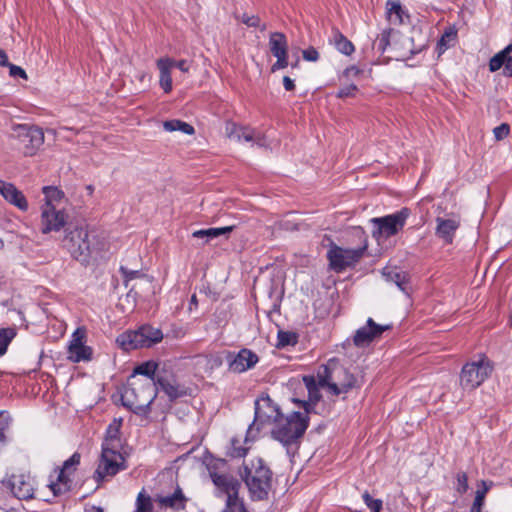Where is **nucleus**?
<instances>
[{
    "label": "nucleus",
    "instance_id": "f257e3e1",
    "mask_svg": "<svg viewBox=\"0 0 512 512\" xmlns=\"http://www.w3.org/2000/svg\"><path fill=\"white\" fill-rule=\"evenodd\" d=\"M308 426L309 416L294 411L287 417L282 416L281 420L275 423L271 436L285 447L288 455H294Z\"/></svg>",
    "mask_w": 512,
    "mask_h": 512
},
{
    "label": "nucleus",
    "instance_id": "f03ea898",
    "mask_svg": "<svg viewBox=\"0 0 512 512\" xmlns=\"http://www.w3.org/2000/svg\"><path fill=\"white\" fill-rule=\"evenodd\" d=\"M317 378L320 387H327L335 396L359 387L357 378L336 358L328 360L318 368Z\"/></svg>",
    "mask_w": 512,
    "mask_h": 512
},
{
    "label": "nucleus",
    "instance_id": "7ed1b4c3",
    "mask_svg": "<svg viewBox=\"0 0 512 512\" xmlns=\"http://www.w3.org/2000/svg\"><path fill=\"white\" fill-rule=\"evenodd\" d=\"M157 397V389L153 382L128 380L121 393V402L124 407L136 415L146 416L151 412V404Z\"/></svg>",
    "mask_w": 512,
    "mask_h": 512
},
{
    "label": "nucleus",
    "instance_id": "20e7f679",
    "mask_svg": "<svg viewBox=\"0 0 512 512\" xmlns=\"http://www.w3.org/2000/svg\"><path fill=\"white\" fill-rule=\"evenodd\" d=\"M240 476L245 482L253 501H262L268 498L272 472L261 458H257L255 461L252 460L251 467L244 464Z\"/></svg>",
    "mask_w": 512,
    "mask_h": 512
},
{
    "label": "nucleus",
    "instance_id": "39448f33",
    "mask_svg": "<svg viewBox=\"0 0 512 512\" xmlns=\"http://www.w3.org/2000/svg\"><path fill=\"white\" fill-rule=\"evenodd\" d=\"M494 371V363L485 354L465 363L459 375V384L464 391H474L480 387Z\"/></svg>",
    "mask_w": 512,
    "mask_h": 512
},
{
    "label": "nucleus",
    "instance_id": "423d86ee",
    "mask_svg": "<svg viewBox=\"0 0 512 512\" xmlns=\"http://www.w3.org/2000/svg\"><path fill=\"white\" fill-rule=\"evenodd\" d=\"M354 231L359 237H363V245L356 249H344L332 243L327 252V259L331 270L338 273L342 272L347 267L355 265L363 257L368 246L367 237L360 227L355 228Z\"/></svg>",
    "mask_w": 512,
    "mask_h": 512
},
{
    "label": "nucleus",
    "instance_id": "0eeeda50",
    "mask_svg": "<svg viewBox=\"0 0 512 512\" xmlns=\"http://www.w3.org/2000/svg\"><path fill=\"white\" fill-rule=\"evenodd\" d=\"M163 339V333L160 329L151 325H142L137 330L127 331L120 334L116 342L125 351H131L139 348H149Z\"/></svg>",
    "mask_w": 512,
    "mask_h": 512
},
{
    "label": "nucleus",
    "instance_id": "6e6552de",
    "mask_svg": "<svg viewBox=\"0 0 512 512\" xmlns=\"http://www.w3.org/2000/svg\"><path fill=\"white\" fill-rule=\"evenodd\" d=\"M126 458L121 450L101 448V456L98 466L93 474L98 486L109 478L114 477L120 471L127 469Z\"/></svg>",
    "mask_w": 512,
    "mask_h": 512
},
{
    "label": "nucleus",
    "instance_id": "1a4fd4ad",
    "mask_svg": "<svg viewBox=\"0 0 512 512\" xmlns=\"http://www.w3.org/2000/svg\"><path fill=\"white\" fill-rule=\"evenodd\" d=\"M410 214V209L403 207L393 214L372 218L371 223L374 226L373 237L379 240L397 235L404 228Z\"/></svg>",
    "mask_w": 512,
    "mask_h": 512
},
{
    "label": "nucleus",
    "instance_id": "9d476101",
    "mask_svg": "<svg viewBox=\"0 0 512 512\" xmlns=\"http://www.w3.org/2000/svg\"><path fill=\"white\" fill-rule=\"evenodd\" d=\"M254 405V420L248 427V434L252 433L255 426L256 430L259 431L265 424L276 423L283 416L280 407L274 403L268 394L263 393L255 400Z\"/></svg>",
    "mask_w": 512,
    "mask_h": 512
},
{
    "label": "nucleus",
    "instance_id": "9b49d317",
    "mask_svg": "<svg viewBox=\"0 0 512 512\" xmlns=\"http://www.w3.org/2000/svg\"><path fill=\"white\" fill-rule=\"evenodd\" d=\"M13 131V136L20 142L25 156L31 157L35 155L44 144V132L38 126L17 124L13 127Z\"/></svg>",
    "mask_w": 512,
    "mask_h": 512
},
{
    "label": "nucleus",
    "instance_id": "f8f14e48",
    "mask_svg": "<svg viewBox=\"0 0 512 512\" xmlns=\"http://www.w3.org/2000/svg\"><path fill=\"white\" fill-rule=\"evenodd\" d=\"M80 461L81 454L74 452L69 459L63 462L62 467L58 469L56 481H52L48 485L54 496H61L72 489L71 475L77 470Z\"/></svg>",
    "mask_w": 512,
    "mask_h": 512
},
{
    "label": "nucleus",
    "instance_id": "ddd939ff",
    "mask_svg": "<svg viewBox=\"0 0 512 512\" xmlns=\"http://www.w3.org/2000/svg\"><path fill=\"white\" fill-rule=\"evenodd\" d=\"M66 235L63 239L64 246L76 258L90 254L89 233L84 226H73L71 223L65 229Z\"/></svg>",
    "mask_w": 512,
    "mask_h": 512
},
{
    "label": "nucleus",
    "instance_id": "4468645a",
    "mask_svg": "<svg viewBox=\"0 0 512 512\" xmlns=\"http://www.w3.org/2000/svg\"><path fill=\"white\" fill-rule=\"evenodd\" d=\"M153 384L157 390L159 387L171 402L191 395V389L180 384L173 371L166 367L161 368V371H159L158 377Z\"/></svg>",
    "mask_w": 512,
    "mask_h": 512
},
{
    "label": "nucleus",
    "instance_id": "2eb2a0df",
    "mask_svg": "<svg viewBox=\"0 0 512 512\" xmlns=\"http://www.w3.org/2000/svg\"><path fill=\"white\" fill-rule=\"evenodd\" d=\"M228 368L234 373H243L253 368L259 361L258 355L248 348H242L238 353L225 351Z\"/></svg>",
    "mask_w": 512,
    "mask_h": 512
},
{
    "label": "nucleus",
    "instance_id": "dca6fc26",
    "mask_svg": "<svg viewBox=\"0 0 512 512\" xmlns=\"http://www.w3.org/2000/svg\"><path fill=\"white\" fill-rule=\"evenodd\" d=\"M390 329H392V325H380L372 318H368L366 325L356 330L353 336V343L357 347H366Z\"/></svg>",
    "mask_w": 512,
    "mask_h": 512
},
{
    "label": "nucleus",
    "instance_id": "f3484780",
    "mask_svg": "<svg viewBox=\"0 0 512 512\" xmlns=\"http://www.w3.org/2000/svg\"><path fill=\"white\" fill-rule=\"evenodd\" d=\"M41 231L47 234L51 231H59L61 228L68 226L64 211L57 210L51 203L46 202L42 206L41 212Z\"/></svg>",
    "mask_w": 512,
    "mask_h": 512
},
{
    "label": "nucleus",
    "instance_id": "a211bd4d",
    "mask_svg": "<svg viewBox=\"0 0 512 512\" xmlns=\"http://www.w3.org/2000/svg\"><path fill=\"white\" fill-rule=\"evenodd\" d=\"M9 484L12 493L18 499L29 500L34 498V480L30 476L24 474L13 475Z\"/></svg>",
    "mask_w": 512,
    "mask_h": 512
},
{
    "label": "nucleus",
    "instance_id": "6ab92c4d",
    "mask_svg": "<svg viewBox=\"0 0 512 512\" xmlns=\"http://www.w3.org/2000/svg\"><path fill=\"white\" fill-rule=\"evenodd\" d=\"M0 194L11 205L25 212L29 205L25 195L12 183L0 179Z\"/></svg>",
    "mask_w": 512,
    "mask_h": 512
},
{
    "label": "nucleus",
    "instance_id": "aec40b11",
    "mask_svg": "<svg viewBox=\"0 0 512 512\" xmlns=\"http://www.w3.org/2000/svg\"><path fill=\"white\" fill-rule=\"evenodd\" d=\"M212 482L227 495V501L239 498L238 493L241 487L240 482L227 474L212 473Z\"/></svg>",
    "mask_w": 512,
    "mask_h": 512
},
{
    "label": "nucleus",
    "instance_id": "412c9836",
    "mask_svg": "<svg viewBox=\"0 0 512 512\" xmlns=\"http://www.w3.org/2000/svg\"><path fill=\"white\" fill-rule=\"evenodd\" d=\"M382 275L388 282L394 283L402 292L409 294L410 277L406 272L399 270L397 267L387 266L383 268Z\"/></svg>",
    "mask_w": 512,
    "mask_h": 512
},
{
    "label": "nucleus",
    "instance_id": "4be33fe9",
    "mask_svg": "<svg viewBox=\"0 0 512 512\" xmlns=\"http://www.w3.org/2000/svg\"><path fill=\"white\" fill-rule=\"evenodd\" d=\"M187 498L185 497L182 489L177 486L171 495L160 496L155 498V501L161 508H171L173 510H183L186 507Z\"/></svg>",
    "mask_w": 512,
    "mask_h": 512
},
{
    "label": "nucleus",
    "instance_id": "5701e85b",
    "mask_svg": "<svg viewBox=\"0 0 512 512\" xmlns=\"http://www.w3.org/2000/svg\"><path fill=\"white\" fill-rule=\"evenodd\" d=\"M436 222V235L443 239L445 243L451 244L453 242L455 232L460 226V222L456 219H444L441 217H437Z\"/></svg>",
    "mask_w": 512,
    "mask_h": 512
},
{
    "label": "nucleus",
    "instance_id": "b1692460",
    "mask_svg": "<svg viewBox=\"0 0 512 512\" xmlns=\"http://www.w3.org/2000/svg\"><path fill=\"white\" fill-rule=\"evenodd\" d=\"M122 419H114L106 429V436L102 442L101 448L122 449V441L120 437V429Z\"/></svg>",
    "mask_w": 512,
    "mask_h": 512
},
{
    "label": "nucleus",
    "instance_id": "393cba45",
    "mask_svg": "<svg viewBox=\"0 0 512 512\" xmlns=\"http://www.w3.org/2000/svg\"><path fill=\"white\" fill-rule=\"evenodd\" d=\"M174 66V60L170 58H160L157 60V67L160 71L159 84L165 93L172 90L171 68Z\"/></svg>",
    "mask_w": 512,
    "mask_h": 512
},
{
    "label": "nucleus",
    "instance_id": "a878e982",
    "mask_svg": "<svg viewBox=\"0 0 512 512\" xmlns=\"http://www.w3.org/2000/svg\"><path fill=\"white\" fill-rule=\"evenodd\" d=\"M159 371H161V368L159 367L158 363L153 360L146 361L134 368L133 373L128 380H138L136 376L142 375L147 378L144 381L155 382Z\"/></svg>",
    "mask_w": 512,
    "mask_h": 512
},
{
    "label": "nucleus",
    "instance_id": "bb28decb",
    "mask_svg": "<svg viewBox=\"0 0 512 512\" xmlns=\"http://www.w3.org/2000/svg\"><path fill=\"white\" fill-rule=\"evenodd\" d=\"M387 19L394 25H401L405 23L404 18L409 19V15L403 9L400 1L388 0L386 3Z\"/></svg>",
    "mask_w": 512,
    "mask_h": 512
},
{
    "label": "nucleus",
    "instance_id": "cd10ccee",
    "mask_svg": "<svg viewBox=\"0 0 512 512\" xmlns=\"http://www.w3.org/2000/svg\"><path fill=\"white\" fill-rule=\"evenodd\" d=\"M269 48L274 57L288 54V42L285 34L272 32L269 37Z\"/></svg>",
    "mask_w": 512,
    "mask_h": 512
},
{
    "label": "nucleus",
    "instance_id": "c85d7f7f",
    "mask_svg": "<svg viewBox=\"0 0 512 512\" xmlns=\"http://www.w3.org/2000/svg\"><path fill=\"white\" fill-rule=\"evenodd\" d=\"M235 228H236V225H230V226H225V227L196 230L192 233V237L197 238V239H206V242H208L209 240L217 238L222 235L227 236Z\"/></svg>",
    "mask_w": 512,
    "mask_h": 512
},
{
    "label": "nucleus",
    "instance_id": "c756f323",
    "mask_svg": "<svg viewBox=\"0 0 512 512\" xmlns=\"http://www.w3.org/2000/svg\"><path fill=\"white\" fill-rule=\"evenodd\" d=\"M457 42V30L455 27L450 26L445 29L444 33L437 41L436 52L441 56L447 49L453 47Z\"/></svg>",
    "mask_w": 512,
    "mask_h": 512
},
{
    "label": "nucleus",
    "instance_id": "7c9ffc66",
    "mask_svg": "<svg viewBox=\"0 0 512 512\" xmlns=\"http://www.w3.org/2000/svg\"><path fill=\"white\" fill-rule=\"evenodd\" d=\"M333 43L336 49L344 55L349 56L355 51L353 43L338 29L333 30Z\"/></svg>",
    "mask_w": 512,
    "mask_h": 512
},
{
    "label": "nucleus",
    "instance_id": "2f4dec72",
    "mask_svg": "<svg viewBox=\"0 0 512 512\" xmlns=\"http://www.w3.org/2000/svg\"><path fill=\"white\" fill-rule=\"evenodd\" d=\"M299 335L296 332L279 330L277 333V348L295 346L298 343Z\"/></svg>",
    "mask_w": 512,
    "mask_h": 512
},
{
    "label": "nucleus",
    "instance_id": "473e14b6",
    "mask_svg": "<svg viewBox=\"0 0 512 512\" xmlns=\"http://www.w3.org/2000/svg\"><path fill=\"white\" fill-rule=\"evenodd\" d=\"M393 32L392 28L384 29L374 40L373 49L378 53L383 54L387 47L390 45V37Z\"/></svg>",
    "mask_w": 512,
    "mask_h": 512
},
{
    "label": "nucleus",
    "instance_id": "72a5a7b5",
    "mask_svg": "<svg viewBox=\"0 0 512 512\" xmlns=\"http://www.w3.org/2000/svg\"><path fill=\"white\" fill-rule=\"evenodd\" d=\"M512 53V44L507 45L503 50L496 53L489 61V70L491 72H496L502 68V63L504 62V57H511Z\"/></svg>",
    "mask_w": 512,
    "mask_h": 512
},
{
    "label": "nucleus",
    "instance_id": "f704fd0d",
    "mask_svg": "<svg viewBox=\"0 0 512 512\" xmlns=\"http://www.w3.org/2000/svg\"><path fill=\"white\" fill-rule=\"evenodd\" d=\"M68 351L70 353V359L73 362L90 360L92 356V349L85 344L70 348Z\"/></svg>",
    "mask_w": 512,
    "mask_h": 512
},
{
    "label": "nucleus",
    "instance_id": "c9c22d12",
    "mask_svg": "<svg viewBox=\"0 0 512 512\" xmlns=\"http://www.w3.org/2000/svg\"><path fill=\"white\" fill-rule=\"evenodd\" d=\"M17 332L13 327L0 329V357L3 356L11 341L15 338Z\"/></svg>",
    "mask_w": 512,
    "mask_h": 512
},
{
    "label": "nucleus",
    "instance_id": "e433bc0d",
    "mask_svg": "<svg viewBox=\"0 0 512 512\" xmlns=\"http://www.w3.org/2000/svg\"><path fill=\"white\" fill-rule=\"evenodd\" d=\"M493 482L492 481H486V480H480L477 484V490L475 492V498L473 503L484 506L485 504V497L489 490L492 488Z\"/></svg>",
    "mask_w": 512,
    "mask_h": 512
},
{
    "label": "nucleus",
    "instance_id": "4c0bfd02",
    "mask_svg": "<svg viewBox=\"0 0 512 512\" xmlns=\"http://www.w3.org/2000/svg\"><path fill=\"white\" fill-rule=\"evenodd\" d=\"M407 47L405 48V51L401 53V56L403 58H411L414 55L422 52L427 47V41H424L418 45L414 43V37L407 38L406 40Z\"/></svg>",
    "mask_w": 512,
    "mask_h": 512
},
{
    "label": "nucleus",
    "instance_id": "58836bf2",
    "mask_svg": "<svg viewBox=\"0 0 512 512\" xmlns=\"http://www.w3.org/2000/svg\"><path fill=\"white\" fill-rule=\"evenodd\" d=\"M248 452V448L241 446L240 440L233 437L230 441V446L227 449L226 455L230 458H242L245 457Z\"/></svg>",
    "mask_w": 512,
    "mask_h": 512
},
{
    "label": "nucleus",
    "instance_id": "ea45409f",
    "mask_svg": "<svg viewBox=\"0 0 512 512\" xmlns=\"http://www.w3.org/2000/svg\"><path fill=\"white\" fill-rule=\"evenodd\" d=\"M134 512H153L151 497L144 492H140L136 499V509Z\"/></svg>",
    "mask_w": 512,
    "mask_h": 512
},
{
    "label": "nucleus",
    "instance_id": "a19ab883",
    "mask_svg": "<svg viewBox=\"0 0 512 512\" xmlns=\"http://www.w3.org/2000/svg\"><path fill=\"white\" fill-rule=\"evenodd\" d=\"M236 18L247 27L259 28L261 31H265L267 29V25L265 23L261 24V20L257 15H248L247 13H244L240 17L236 16Z\"/></svg>",
    "mask_w": 512,
    "mask_h": 512
},
{
    "label": "nucleus",
    "instance_id": "79ce46f5",
    "mask_svg": "<svg viewBox=\"0 0 512 512\" xmlns=\"http://www.w3.org/2000/svg\"><path fill=\"white\" fill-rule=\"evenodd\" d=\"M362 499L371 512H381L383 502L381 499H374L368 491L362 494Z\"/></svg>",
    "mask_w": 512,
    "mask_h": 512
},
{
    "label": "nucleus",
    "instance_id": "37998d69",
    "mask_svg": "<svg viewBox=\"0 0 512 512\" xmlns=\"http://www.w3.org/2000/svg\"><path fill=\"white\" fill-rule=\"evenodd\" d=\"M243 126L237 125L233 121H226L225 123V135L235 141H240V132L242 130Z\"/></svg>",
    "mask_w": 512,
    "mask_h": 512
},
{
    "label": "nucleus",
    "instance_id": "c03bdc74",
    "mask_svg": "<svg viewBox=\"0 0 512 512\" xmlns=\"http://www.w3.org/2000/svg\"><path fill=\"white\" fill-rule=\"evenodd\" d=\"M456 487L455 490L458 494L463 495L468 491V475L464 471H460L456 474Z\"/></svg>",
    "mask_w": 512,
    "mask_h": 512
},
{
    "label": "nucleus",
    "instance_id": "a18cd8bd",
    "mask_svg": "<svg viewBox=\"0 0 512 512\" xmlns=\"http://www.w3.org/2000/svg\"><path fill=\"white\" fill-rule=\"evenodd\" d=\"M223 512H248L240 498L226 501V507Z\"/></svg>",
    "mask_w": 512,
    "mask_h": 512
},
{
    "label": "nucleus",
    "instance_id": "49530a36",
    "mask_svg": "<svg viewBox=\"0 0 512 512\" xmlns=\"http://www.w3.org/2000/svg\"><path fill=\"white\" fill-rule=\"evenodd\" d=\"M43 192L47 198L46 202L51 203L52 200H60L64 194L57 187L47 186L43 188Z\"/></svg>",
    "mask_w": 512,
    "mask_h": 512
},
{
    "label": "nucleus",
    "instance_id": "de8ad7c7",
    "mask_svg": "<svg viewBox=\"0 0 512 512\" xmlns=\"http://www.w3.org/2000/svg\"><path fill=\"white\" fill-rule=\"evenodd\" d=\"M10 420V416L5 411H0V444L5 443L6 434L5 431L8 427V421Z\"/></svg>",
    "mask_w": 512,
    "mask_h": 512
},
{
    "label": "nucleus",
    "instance_id": "09e8293b",
    "mask_svg": "<svg viewBox=\"0 0 512 512\" xmlns=\"http://www.w3.org/2000/svg\"><path fill=\"white\" fill-rule=\"evenodd\" d=\"M510 133V126L507 123H502L493 129V134L496 140L505 139Z\"/></svg>",
    "mask_w": 512,
    "mask_h": 512
},
{
    "label": "nucleus",
    "instance_id": "8fccbe9b",
    "mask_svg": "<svg viewBox=\"0 0 512 512\" xmlns=\"http://www.w3.org/2000/svg\"><path fill=\"white\" fill-rule=\"evenodd\" d=\"M357 91L358 87L355 84H350L339 89L336 96L338 98L354 97Z\"/></svg>",
    "mask_w": 512,
    "mask_h": 512
},
{
    "label": "nucleus",
    "instance_id": "3c124183",
    "mask_svg": "<svg viewBox=\"0 0 512 512\" xmlns=\"http://www.w3.org/2000/svg\"><path fill=\"white\" fill-rule=\"evenodd\" d=\"M206 360L211 369L219 368L223 364V357L219 353L206 355Z\"/></svg>",
    "mask_w": 512,
    "mask_h": 512
},
{
    "label": "nucleus",
    "instance_id": "603ef678",
    "mask_svg": "<svg viewBox=\"0 0 512 512\" xmlns=\"http://www.w3.org/2000/svg\"><path fill=\"white\" fill-rule=\"evenodd\" d=\"M293 402H295L299 407H302L304 409L305 413H303V414L306 416H308V414L314 412L315 406L317 404L312 401L299 400L296 398H293Z\"/></svg>",
    "mask_w": 512,
    "mask_h": 512
},
{
    "label": "nucleus",
    "instance_id": "864d4df0",
    "mask_svg": "<svg viewBox=\"0 0 512 512\" xmlns=\"http://www.w3.org/2000/svg\"><path fill=\"white\" fill-rule=\"evenodd\" d=\"M226 465V461L220 458H213L208 464L207 468L209 470L210 477L212 478V473L217 472L218 469L223 468Z\"/></svg>",
    "mask_w": 512,
    "mask_h": 512
},
{
    "label": "nucleus",
    "instance_id": "5fc2aeb1",
    "mask_svg": "<svg viewBox=\"0 0 512 512\" xmlns=\"http://www.w3.org/2000/svg\"><path fill=\"white\" fill-rule=\"evenodd\" d=\"M303 59L309 62H316L319 59V53L313 46L302 51Z\"/></svg>",
    "mask_w": 512,
    "mask_h": 512
},
{
    "label": "nucleus",
    "instance_id": "6e6d98bb",
    "mask_svg": "<svg viewBox=\"0 0 512 512\" xmlns=\"http://www.w3.org/2000/svg\"><path fill=\"white\" fill-rule=\"evenodd\" d=\"M125 281H129L142 276L139 270H130L127 267L121 266L119 269Z\"/></svg>",
    "mask_w": 512,
    "mask_h": 512
},
{
    "label": "nucleus",
    "instance_id": "4d7b16f0",
    "mask_svg": "<svg viewBox=\"0 0 512 512\" xmlns=\"http://www.w3.org/2000/svg\"><path fill=\"white\" fill-rule=\"evenodd\" d=\"M84 338H85L84 332L77 329L72 335V340L70 341L68 349L76 347V346L84 345Z\"/></svg>",
    "mask_w": 512,
    "mask_h": 512
},
{
    "label": "nucleus",
    "instance_id": "13d9d810",
    "mask_svg": "<svg viewBox=\"0 0 512 512\" xmlns=\"http://www.w3.org/2000/svg\"><path fill=\"white\" fill-rule=\"evenodd\" d=\"M276 62L272 65L271 71L275 72L288 66V54L276 56Z\"/></svg>",
    "mask_w": 512,
    "mask_h": 512
},
{
    "label": "nucleus",
    "instance_id": "bf43d9fd",
    "mask_svg": "<svg viewBox=\"0 0 512 512\" xmlns=\"http://www.w3.org/2000/svg\"><path fill=\"white\" fill-rule=\"evenodd\" d=\"M7 67H9V74L12 77H20L22 79H27V74L23 68L20 66H16L14 64H9Z\"/></svg>",
    "mask_w": 512,
    "mask_h": 512
},
{
    "label": "nucleus",
    "instance_id": "052dcab7",
    "mask_svg": "<svg viewBox=\"0 0 512 512\" xmlns=\"http://www.w3.org/2000/svg\"><path fill=\"white\" fill-rule=\"evenodd\" d=\"M303 382L308 392L315 391L320 386L319 381L317 382L314 376H304Z\"/></svg>",
    "mask_w": 512,
    "mask_h": 512
},
{
    "label": "nucleus",
    "instance_id": "680f3d73",
    "mask_svg": "<svg viewBox=\"0 0 512 512\" xmlns=\"http://www.w3.org/2000/svg\"><path fill=\"white\" fill-rule=\"evenodd\" d=\"M255 131L250 129L249 127H244L242 128L241 132H240V141L241 140H244L246 142H251V141H254L255 139Z\"/></svg>",
    "mask_w": 512,
    "mask_h": 512
},
{
    "label": "nucleus",
    "instance_id": "e2e57ef3",
    "mask_svg": "<svg viewBox=\"0 0 512 512\" xmlns=\"http://www.w3.org/2000/svg\"><path fill=\"white\" fill-rule=\"evenodd\" d=\"M503 63H502V68H503V75L505 77H512V56L511 57H504L503 59Z\"/></svg>",
    "mask_w": 512,
    "mask_h": 512
},
{
    "label": "nucleus",
    "instance_id": "0e129e2a",
    "mask_svg": "<svg viewBox=\"0 0 512 512\" xmlns=\"http://www.w3.org/2000/svg\"><path fill=\"white\" fill-rule=\"evenodd\" d=\"M177 125H179L178 131H181L184 134L193 135L195 133L194 127L192 125H190L189 123H187V122H184L182 120H178V124Z\"/></svg>",
    "mask_w": 512,
    "mask_h": 512
},
{
    "label": "nucleus",
    "instance_id": "69168bd1",
    "mask_svg": "<svg viewBox=\"0 0 512 512\" xmlns=\"http://www.w3.org/2000/svg\"><path fill=\"white\" fill-rule=\"evenodd\" d=\"M177 124H178V119L167 120L163 123V127L166 131L174 132V131H178L179 125H177Z\"/></svg>",
    "mask_w": 512,
    "mask_h": 512
},
{
    "label": "nucleus",
    "instance_id": "338daca9",
    "mask_svg": "<svg viewBox=\"0 0 512 512\" xmlns=\"http://www.w3.org/2000/svg\"><path fill=\"white\" fill-rule=\"evenodd\" d=\"M361 72H362V71H361L358 67H356V66L352 65V66H350V67H347V68L344 70V73H343V74H344V76H346V77H350V76L356 77V76H358Z\"/></svg>",
    "mask_w": 512,
    "mask_h": 512
},
{
    "label": "nucleus",
    "instance_id": "774afa93",
    "mask_svg": "<svg viewBox=\"0 0 512 512\" xmlns=\"http://www.w3.org/2000/svg\"><path fill=\"white\" fill-rule=\"evenodd\" d=\"M283 86L286 91H293L295 90V83L294 80L291 79L289 76L283 77Z\"/></svg>",
    "mask_w": 512,
    "mask_h": 512
}]
</instances>
